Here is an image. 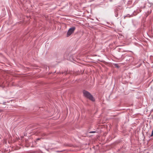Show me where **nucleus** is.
<instances>
[{
    "label": "nucleus",
    "instance_id": "nucleus-1",
    "mask_svg": "<svg viewBox=\"0 0 153 153\" xmlns=\"http://www.w3.org/2000/svg\"><path fill=\"white\" fill-rule=\"evenodd\" d=\"M83 94L84 96L88 98L89 100L93 101H94L95 100V99L93 97L92 95H91L90 93L87 91L84 90L83 91Z\"/></svg>",
    "mask_w": 153,
    "mask_h": 153
},
{
    "label": "nucleus",
    "instance_id": "nucleus-2",
    "mask_svg": "<svg viewBox=\"0 0 153 153\" xmlns=\"http://www.w3.org/2000/svg\"><path fill=\"white\" fill-rule=\"evenodd\" d=\"M75 29V27H73L71 28H70L67 33V36L68 37L74 31Z\"/></svg>",
    "mask_w": 153,
    "mask_h": 153
},
{
    "label": "nucleus",
    "instance_id": "nucleus-3",
    "mask_svg": "<svg viewBox=\"0 0 153 153\" xmlns=\"http://www.w3.org/2000/svg\"><path fill=\"white\" fill-rule=\"evenodd\" d=\"M96 132L95 131H91L90 132V133H94L95 132Z\"/></svg>",
    "mask_w": 153,
    "mask_h": 153
},
{
    "label": "nucleus",
    "instance_id": "nucleus-4",
    "mask_svg": "<svg viewBox=\"0 0 153 153\" xmlns=\"http://www.w3.org/2000/svg\"><path fill=\"white\" fill-rule=\"evenodd\" d=\"M153 136V129L152 130V133L151 135V136Z\"/></svg>",
    "mask_w": 153,
    "mask_h": 153
},
{
    "label": "nucleus",
    "instance_id": "nucleus-5",
    "mask_svg": "<svg viewBox=\"0 0 153 153\" xmlns=\"http://www.w3.org/2000/svg\"><path fill=\"white\" fill-rule=\"evenodd\" d=\"M40 139V138H38V139H37V140H39Z\"/></svg>",
    "mask_w": 153,
    "mask_h": 153
},
{
    "label": "nucleus",
    "instance_id": "nucleus-6",
    "mask_svg": "<svg viewBox=\"0 0 153 153\" xmlns=\"http://www.w3.org/2000/svg\"><path fill=\"white\" fill-rule=\"evenodd\" d=\"M5 102H4L3 103V104H5Z\"/></svg>",
    "mask_w": 153,
    "mask_h": 153
},
{
    "label": "nucleus",
    "instance_id": "nucleus-7",
    "mask_svg": "<svg viewBox=\"0 0 153 153\" xmlns=\"http://www.w3.org/2000/svg\"><path fill=\"white\" fill-rule=\"evenodd\" d=\"M1 110H0V112H1Z\"/></svg>",
    "mask_w": 153,
    "mask_h": 153
}]
</instances>
